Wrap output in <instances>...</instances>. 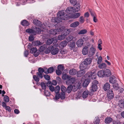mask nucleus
Wrapping results in <instances>:
<instances>
[{
	"instance_id": "ea45409f",
	"label": "nucleus",
	"mask_w": 124,
	"mask_h": 124,
	"mask_svg": "<svg viewBox=\"0 0 124 124\" xmlns=\"http://www.w3.org/2000/svg\"><path fill=\"white\" fill-rule=\"evenodd\" d=\"M33 44V45L35 46H38L39 45H41L42 44L41 42L39 41H34Z\"/></svg>"
},
{
	"instance_id": "864d4df0",
	"label": "nucleus",
	"mask_w": 124,
	"mask_h": 124,
	"mask_svg": "<svg viewBox=\"0 0 124 124\" xmlns=\"http://www.w3.org/2000/svg\"><path fill=\"white\" fill-rule=\"evenodd\" d=\"M46 47V45H44L43 46H41L40 47V50L41 52L45 50Z\"/></svg>"
},
{
	"instance_id": "6ab92c4d",
	"label": "nucleus",
	"mask_w": 124,
	"mask_h": 124,
	"mask_svg": "<svg viewBox=\"0 0 124 124\" xmlns=\"http://www.w3.org/2000/svg\"><path fill=\"white\" fill-rule=\"evenodd\" d=\"M59 52V49L57 48H54L53 46V48L52 49L51 53L53 55H55L57 54Z\"/></svg>"
},
{
	"instance_id": "c85d7f7f",
	"label": "nucleus",
	"mask_w": 124,
	"mask_h": 124,
	"mask_svg": "<svg viewBox=\"0 0 124 124\" xmlns=\"http://www.w3.org/2000/svg\"><path fill=\"white\" fill-rule=\"evenodd\" d=\"M70 77V76L66 74L63 75L62 76V79L64 80H68Z\"/></svg>"
},
{
	"instance_id": "a19ab883",
	"label": "nucleus",
	"mask_w": 124,
	"mask_h": 124,
	"mask_svg": "<svg viewBox=\"0 0 124 124\" xmlns=\"http://www.w3.org/2000/svg\"><path fill=\"white\" fill-rule=\"evenodd\" d=\"M72 88L71 87V85H69L66 89L67 92L68 93H70L72 90Z\"/></svg>"
},
{
	"instance_id": "603ef678",
	"label": "nucleus",
	"mask_w": 124,
	"mask_h": 124,
	"mask_svg": "<svg viewBox=\"0 0 124 124\" xmlns=\"http://www.w3.org/2000/svg\"><path fill=\"white\" fill-rule=\"evenodd\" d=\"M4 101L6 102H8L9 101V97L7 95H5L4 97Z\"/></svg>"
},
{
	"instance_id": "69168bd1",
	"label": "nucleus",
	"mask_w": 124,
	"mask_h": 124,
	"mask_svg": "<svg viewBox=\"0 0 124 124\" xmlns=\"http://www.w3.org/2000/svg\"><path fill=\"white\" fill-rule=\"evenodd\" d=\"M44 77L45 79L47 80H50V76L47 75H44Z\"/></svg>"
},
{
	"instance_id": "412c9836",
	"label": "nucleus",
	"mask_w": 124,
	"mask_h": 124,
	"mask_svg": "<svg viewBox=\"0 0 124 124\" xmlns=\"http://www.w3.org/2000/svg\"><path fill=\"white\" fill-rule=\"evenodd\" d=\"M33 23L35 25L38 26H41V22L36 19H35L33 21Z\"/></svg>"
},
{
	"instance_id": "423d86ee",
	"label": "nucleus",
	"mask_w": 124,
	"mask_h": 124,
	"mask_svg": "<svg viewBox=\"0 0 124 124\" xmlns=\"http://www.w3.org/2000/svg\"><path fill=\"white\" fill-rule=\"evenodd\" d=\"M30 53L31 54H34V55L35 57H37L39 54V51L38 50L36 47H33L31 49Z\"/></svg>"
},
{
	"instance_id": "aec40b11",
	"label": "nucleus",
	"mask_w": 124,
	"mask_h": 124,
	"mask_svg": "<svg viewBox=\"0 0 124 124\" xmlns=\"http://www.w3.org/2000/svg\"><path fill=\"white\" fill-rule=\"evenodd\" d=\"M66 12L68 14H70L74 12L73 8L71 7L67 8L66 10Z\"/></svg>"
},
{
	"instance_id": "9b49d317",
	"label": "nucleus",
	"mask_w": 124,
	"mask_h": 124,
	"mask_svg": "<svg viewBox=\"0 0 124 124\" xmlns=\"http://www.w3.org/2000/svg\"><path fill=\"white\" fill-rule=\"evenodd\" d=\"M62 30L60 28L52 29L50 31V33L51 34L55 35L58 32L61 31Z\"/></svg>"
},
{
	"instance_id": "a18cd8bd",
	"label": "nucleus",
	"mask_w": 124,
	"mask_h": 124,
	"mask_svg": "<svg viewBox=\"0 0 124 124\" xmlns=\"http://www.w3.org/2000/svg\"><path fill=\"white\" fill-rule=\"evenodd\" d=\"M89 11L91 15L93 17L96 16V15L94 12L91 9H89Z\"/></svg>"
},
{
	"instance_id": "de8ad7c7",
	"label": "nucleus",
	"mask_w": 124,
	"mask_h": 124,
	"mask_svg": "<svg viewBox=\"0 0 124 124\" xmlns=\"http://www.w3.org/2000/svg\"><path fill=\"white\" fill-rule=\"evenodd\" d=\"M58 69L59 70H60L62 71L64 69V67L62 65H59L58 66Z\"/></svg>"
},
{
	"instance_id": "5fc2aeb1",
	"label": "nucleus",
	"mask_w": 124,
	"mask_h": 124,
	"mask_svg": "<svg viewBox=\"0 0 124 124\" xmlns=\"http://www.w3.org/2000/svg\"><path fill=\"white\" fill-rule=\"evenodd\" d=\"M102 61V58L101 56H100L98 58L97 63L98 64H100Z\"/></svg>"
},
{
	"instance_id": "cd10ccee",
	"label": "nucleus",
	"mask_w": 124,
	"mask_h": 124,
	"mask_svg": "<svg viewBox=\"0 0 124 124\" xmlns=\"http://www.w3.org/2000/svg\"><path fill=\"white\" fill-rule=\"evenodd\" d=\"M69 46L71 50H73L75 48L76 46L75 43L74 42H71Z\"/></svg>"
},
{
	"instance_id": "338daca9",
	"label": "nucleus",
	"mask_w": 124,
	"mask_h": 124,
	"mask_svg": "<svg viewBox=\"0 0 124 124\" xmlns=\"http://www.w3.org/2000/svg\"><path fill=\"white\" fill-rule=\"evenodd\" d=\"M33 78L34 80L36 82H38L39 81V80L38 76L34 75L33 76Z\"/></svg>"
},
{
	"instance_id": "79ce46f5",
	"label": "nucleus",
	"mask_w": 124,
	"mask_h": 124,
	"mask_svg": "<svg viewBox=\"0 0 124 124\" xmlns=\"http://www.w3.org/2000/svg\"><path fill=\"white\" fill-rule=\"evenodd\" d=\"M87 32V31L86 29H83L80 31L78 33L79 35L83 34H85Z\"/></svg>"
},
{
	"instance_id": "9d476101",
	"label": "nucleus",
	"mask_w": 124,
	"mask_h": 124,
	"mask_svg": "<svg viewBox=\"0 0 124 124\" xmlns=\"http://www.w3.org/2000/svg\"><path fill=\"white\" fill-rule=\"evenodd\" d=\"M109 82L111 84H115L117 82L116 78L115 76H111L109 78Z\"/></svg>"
},
{
	"instance_id": "2eb2a0df",
	"label": "nucleus",
	"mask_w": 124,
	"mask_h": 124,
	"mask_svg": "<svg viewBox=\"0 0 124 124\" xmlns=\"http://www.w3.org/2000/svg\"><path fill=\"white\" fill-rule=\"evenodd\" d=\"M80 15V13H77L70 16L69 17L71 18L76 19L78 18Z\"/></svg>"
},
{
	"instance_id": "4468645a",
	"label": "nucleus",
	"mask_w": 124,
	"mask_h": 124,
	"mask_svg": "<svg viewBox=\"0 0 124 124\" xmlns=\"http://www.w3.org/2000/svg\"><path fill=\"white\" fill-rule=\"evenodd\" d=\"M107 95L108 98L110 99H112L113 98L114 94L112 90H109L108 91Z\"/></svg>"
},
{
	"instance_id": "5701e85b",
	"label": "nucleus",
	"mask_w": 124,
	"mask_h": 124,
	"mask_svg": "<svg viewBox=\"0 0 124 124\" xmlns=\"http://www.w3.org/2000/svg\"><path fill=\"white\" fill-rule=\"evenodd\" d=\"M87 65L85 64L83 62L80 65V69L81 70H85L87 69Z\"/></svg>"
},
{
	"instance_id": "c03bdc74",
	"label": "nucleus",
	"mask_w": 124,
	"mask_h": 124,
	"mask_svg": "<svg viewBox=\"0 0 124 124\" xmlns=\"http://www.w3.org/2000/svg\"><path fill=\"white\" fill-rule=\"evenodd\" d=\"M60 89V88L59 86H57L54 88V91L56 93H59Z\"/></svg>"
},
{
	"instance_id": "ddd939ff",
	"label": "nucleus",
	"mask_w": 124,
	"mask_h": 124,
	"mask_svg": "<svg viewBox=\"0 0 124 124\" xmlns=\"http://www.w3.org/2000/svg\"><path fill=\"white\" fill-rule=\"evenodd\" d=\"M75 5L74 7L73 8L74 12H78L79 10L80 7V5L79 4Z\"/></svg>"
},
{
	"instance_id": "f03ea898",
	"label": "nucleus",
	"mask_w": 124,
	"mask_h": 124,
	"mask_svg": "<svg viewBox=\"0 0 124 124\" xmlns=\"http://www.w3.org/2000/svg\"><path fill=\"white\" fill-rule=\"evenodd\" d=\"M86 77L89 79H95L96 78V74L95 70L87 72L85 74Z\"/></svg>"
},
{
	"instance_id": "473e14b6",
	"label": "nucleus",
	"mask_w": 124,
	"mask_h": 124,
	"mask_svg": "<svg viewBox=\"0 0 124 124\" xmlns=\"http://www.w3.org/2000/svg\"><path fill=\"white\" fill-rule=\"evenodd\" d=\"M89 94L88 91L87 90H85L83 92L82 97L84 98H86Z\"/></svg>"
},
{
	"instance_id": "bb28decb",
	"label": "nucleus",
	"mask_w": 124,
	"mask_h": 124,
	"mask_svg": "<svg viewBox=\"0 0 124 124\" xmlns=\"http://www.w3.org/2000/svg\"><path fill=\"white\" fill-rule=\"evenodd\" d=\"M77 71L75 69H72L70 70L69 71V74L70 75H76L77 73Z\"/></svg>"
},
{
	"instance_id": "f3484780",
	"label": "nucleus",
	"mask_w": 124,
	"mask_h": 124,
	"mask_svg": "<svg viewBox=\"0 0 124 124\" xmlns=\"http://www.w3.org/2000/svg\"><path fill=\"white\" fill-rule=\"evenodd\" d=\"M92 62V59L90 58H88L85 59L83 61L85 64L87 65L90 64Z\"/></svg>"
},
{
	"instance_id": "0e129e2a",
	"label": "nucleus",
	"mask_w": 124,
	"mask_h": 124,
	"mask_svg": "<svg viewBox=\"0 0 124 124\" xmlns=\"http://www.w3.org/2000/svg\"><path fill=\"white\" fill-rule=\"evenodd\" d=\"M67 52V51L65 49H62L60 51V53L61 54H64L66 53Z\"/></svg>"
},
{
	"instance_id": "dca6fc26",
	"label": "nucleus",
	"mask_w": 124,
	"mask_h": 124,
	"mask_svg": "<svg viewBox=\"0 0 124 124\" xmlns=\"http://www.w3.org/2000/svg\"><path fill=\"white\" fill-rule=\"evenodd\" d=\"M26 32L29 33L30 34L34 35H36V31L31 29H28L26 30Z\"/></svg>"
},
{
	"instance_id": "680f3d73",
	"label": "nucleus",
	"mask_w": 124,
	"mask_h": 124,
	"mask_svg": "<svg viewBox=\"0 0 124 124\" xmlns=\"http://www.w3.org/2000/svg\"><path fill=\"white\" fill-rule=\"evenodd\" d=\"M70 2L72 5L76 4L77 3L76 0H70Z\"/></svg>"
},
{
	"instance_id": "774afa93",
	"label": "nucleus",
	"mask_w": 124,
	"mask_h": 124,
	"mask_svg": "<svg viewBox=\"0 0 124 124\" xmlns=\"http://www.w3.org/2000/svg\"><path fill=\"white\" fill-rule=\"evenodd\" d=\"M5 108L6 111H8L9 112H10L11 111V109L9 106H7Z\"/></svg>"
},
{
	"instance_id": "c756f323",
	"label": "nucleus",
	"mask_w": 124,
	"mask_h": 124,
	"mask_svg": "<svg viewBox=\"0 0 124 124\" xmlns=\"http://www.w3.org/2000/svg\"><path fill=\"white\" fill-rule=\"evenodd\" d=\"M53 48V46H49L45 51V53L46 54H47L50 53V52H51V50Z\"/></svg>"
},
{
	"instance_id": "1a4fd4ad",
	"label": "nucleus",
	"mask_w": 124,
	"mask_h": 124,
	"mask_svg": "<svg viewBox=\"0 0 124 124\" xmlns=\"http://www.w3.org/2000/svg\"><path fill=\"white\" fill-rule=\"evenodd\" d=\"M84 41L82 39H79L76 43V45L78 47H81L84 44Z\"/></svg>"
},
{
	"instance_id": "7c9ffc66",
	"label": "nucleus",
	"mask_w": 124,
	"mask_h": 124,
	"mask_svg": "<svg viewBox=\"0 0 124 124\" xmlns=\"http://www.w3.org/2000/svg\"><path fill=\"white\" fill-rule=\"evenodd\" d=\"M67 42L66 41H64L62 42L60 44V45L61 47H64L67 45Z\"/></svg>"
},
{
	"instance_id": "f8f14e48",
	"label": "nucleus",
	"mask_w": 124,
	"mask_h": 124,
	"mask_svg": "<svg viewBox=\"0 0 124 124\" xmlns=\"http://www.w3.org/2000/svg\"><path fill=\"white\" fill-rule=\"evenodd\" d=\"M86 71L85 70H81L78 72H77V76L80 77L83 75L85 73Z\"/></svg>"
},
{
	"instance_id": "e2e57ef3",
	"label": "nucleus",
	"mask_w": 124,
	"mask_h": 124,
	"mask_svg": "<svg viewBox=\"0 0 124 124\" xmlns=\"http://www.w3.org/2000/svg\"><path fill=\"white\" fill-rule=\"evenodd\" d=\"M29 41H33L34 39V37L31 35L29 37Z\"/></svg>"
},
{
	"instance_id": "4c0bfd02",
	"label": "nucleus",
	"mask_w": 124,
	"mask_h": 124,
	"mask_svg": "<svg viewBox=\"0 0 124 124\" xmlns=\"http://www.w3.org/2000/svg\"><path fill=\"white\" fill-rule=\"evenodd\" d=\"M90 82V80L89 79H85L83 85L85 86H86L88 85Z\"/></svg>"
},
{
	"instance_id": "49530a36",
	"label": "nucleus",
	"mask_w": 124,
	"mask_h": 124,
	"mask_svg": "<svg viewBox=\"0 0 124 124\" xmlns=\"http://www.w3.org/2000/svg\"><path fill=\"white\" fill-rule=\"evenodd\" d=\"M64 36L62 34L60 35H59L58 36V40H62L63 39L65 38Z\"/></svg>"
},
{
	"instance_id": "f257e3e1",
	"label": "nucleus",
	"mask_w": 124,
	"mask_h": 124,
	"mask_svg": "<svg viewBox=\"0 0 124 124\" xmlns=\"http://www.w3.org/2000/svg\"><path fill=\"white\" fill-rule=\"evenodd\" d=\"M57 16V17L55 18L52 20V22L54 23H59L62 22V20H67L68 18V15L64 13L63 11L59 12Z\"/></svg>"
},
{
	"instance_id": "c9c22d12",
	"label": "nucleus",
	"mask_w": 124,
	"mask_h": 124,
	"mask_svg": "<svg viewBox=\"0 0 124 124\" xmlns=\"http://www.w3.org/2000/svg\"><path fill=\"white\" fill-rule=\"evenodd\" d=\"M98 67L100 69H103L106 67V65L105 63H102L99 64Z\"/></svg>"
},
{
	"instance_id": "20e7f679",
	"label": "nucleus",
	"mask_w": 124,
	"mask_h": 124,
	"mask_svg": "<svg viewBox=\"0 0 124 124\" xmlns=\"http://www.w3.org/2000/svg\"><path fill=\"white\" fill-rule=\"evenodd\" d=\"M81 83L80 81L76 83L73 85H71L72 91L75 92L78 89L80 88Z\"/></svg>"
},
{
	"instance_id": "6e6d98bb",
	"label": "nucleus",
	"mask_w": 124,
	"mask_h": 124,
	"mask_svg": "<svg viewBox=\"0 0 124 124\" xmlns=\"http://www.w3.org/2000/svg\"><path fill=\"white\" fill-rule=\"evenodd\" d=\"M79 21L81 23H83L85 21L84 19L83 16H81L80 17Z\"/></svg>"
},
{
	"instance_id": "bf43d9fd",
	"label": "nucleus",
	"mask_w": 124,
	"mask_h": 124,
	"mask_svg": "<svg viewBox=\"0 0 124 124\" xmlns=\"http://www.w3.org/2000/svg\"><path fill=\"white\" fill-rule=\"evenodd\" d=\"M54 70V68L53 67H50L48 69V74L49 73H51L53 72Z\"/></svg>"
},
{
	"instance_id": "052dcab7",
	"label": "nucleus",
	"mask_w": 124,
	"mask_h": 124,
	"mask_svg": "<svg viewBox=\"0 0 124 124\" xmlns=\"http://www.w3.org/2000/svg\"><path fill=\"white\" fill-rule=\"evenodd\" d=\"M89 38V37L86 35H85L83 38V39L85 41H87Z\"/></svg>"
},
{
	"instance_id": "393cba45",
	"label": "nucleus",
	"mask_w": 124,
	"mask_h": 124,
	"mask_svg": "<svg viewBox=\"0 0 124 124\" xmlns=\"http://www.w3.org/2000/svg\"><path fill=\"white\" fill-rule=\"evenodd\" d=\"M70 30L69 29L65 30L63 31L62 34L65 37L68 35L70 33Z\"/></svg>"
},
{
	"instance_id": "3c124183",
	"label": "nucleus",
	"mask_w": 124,
	"mask_h": 124,
	"mask_svg": "<svg viewBox=\"0 0 124 124\" xmlns=\"http://www.w3.org/2000/svg\"><path fill=\"white\" fill-rule=\"evenodd\" d=\"M44 93L45 95L46 96H49L50 95V92L47 90H45L44 91Z\"/></svg>"
},
{
	"instance_id": "2f4dec72",
	"label": "nucleus",
	"mask_w": 124,
	"mask_h": 124,
	"mask_svg": "<svg viewBox=\"0 0 124 124\" xmlns=\"http://www.w3.org/2000/svg\"><path fill=\"white\" fill-rule=\"evenodd\" d=\"M98 75L100 77H104V70H101L99 71L98 72Z\"/></svg>"
},
{
	"instance_id": "13d9d810",
	"label": "nucleus",
	"mask_w": 124,
	"mask_h": 124,
	"mask_svg": "<svg viewBox=\"0 0 124 124\" xmlns=\"http://www.w3.org/2000/svg\"><path fill=\"white\" fill-rule=\"evenodd\" d=\"M42 73L39 72H37L36 73L37 75L40 78H43V76Z\"/></svg>"
},
{
	"instance_id": "7ed1b4c3",
	"label": "nucleus",
	"mask_w": 124,
	"mask_h": 124,
	"mask_svg": "<svg viewBox=\"0 0 124 124\" xmlns=\"http://www.w3.org/2000/svg\"><path fill=\"white\" fill-rule=\"evenodd\" d=\"M98 83V81L96 80L93 81L92 82L90 88V90L91 92H94L97 91L98 89L97 85Z\"/></svg>"
},
{
	"instance_id": "4be33fe9",
	"label": "nucleus",
	"mask_w": 124,
	"mask_h": 124,
	"mask_svg": "<svg viewBox=\"0 0 124 124\" xmlns=\"http://www.w3.org/2000/svg\"><path fill=\"white\" fill-rule=\"evenodd\" d=\"M110 85L108 83H106L104 84L103 86V89L105 91H107L110 88Z\"/></svg>"
},
{
	"instance_id": "0eeeda50",
	"label": "nucleus",
	"mask_w": 124,
	"mask_h": 124,
	"mask_svg": "<svg viewBox=\"0 0 124 124\" xmlns=\"http://www.w3.org/2000/svg\"><path fill=\"white\" fill-rule=\"evenodd\" d=\"M96 49L93 45L90 48L88 55L89 57L93 56L95 54Z\"/></svg>"
},
{
	"instance_id": "09e8293b",
	"label": "nucleus",
	"mask_w": 124,
	"mask_h": 124,
	"mask_svg": "<svg viewBox=\"0 0 124 124\" xmlns=\"http://www.w3.org/2000/svg\"><path fill=\"white\" fill-rule=\"evenodd\" d=\"M113 85V87L114 89L116 90H117L119 89L118 85L117 83L114 84Z\"/></svg>"
},
{
	"instance_id": "37998d69",
	"label": "nucleus",
	"mask_w": 124,
	"mask_h": 124,
	"mask_svg": "<svg viewBox=\"0 0 124 124\" xmlns=\"http://www.w3.org/2000/svg\"><path fill=\"white\" fill-rule=\"evenodd\" d=\"M53 41V39L51 38L48 39L46 42V44L48 45H50L51 44Z\"/></svg>"
},
{
	"instance_id": "4d7b16f0",
	"label": "nucleus",
	"mask_w": 124,
	"mask_h": 124,
	"mask_svg": "<svg viewBox=\"0 0 124 124\" xmlns=\"http://www.w3.org/2000/svg\"><path fill=\"white\" fill-rule=\"evenodd\" d=\"M41 85L43 89L45 90L46 89V87L45 84L43 82L41 84Z\"/></svg>"
},
{
	"instance_id": "58836bf2",
	"label": "nucleus",
	"mask_w": 124,
	"mask_h": 124,
	"mask_svg": "<svg viewBox=\"0 0 124 124\" xmlns=\"http://www.w3.org/2000/svg\"><path fill=\"white\" fill-rule=\"evenodd\" d=\"M60 98L62 100H63L65 98L66 95L64 92H62L60 94Z\"/></svg>"
},
{
	"instance_id": "f704fd0d",
	"label": "nucleus",
	"mask_w": 124,
	"mask_h": 124,
	"mask_svg": "<svg viewBox=\"0 0 124 124\" xmlns=\"http://www.w3.org/2000/svg\"><path fill=\"white\" fill-rule=\"evenodd\" d=\"M73 36L72 35H70L67 37L66 39L68 42L73 41V39L74 38Z\"/></svg>"
},
{
	"instance_id": "e433bc0d",
	"label": "nucleus",
	"mask_w": 124,
	"mask_h": 124,
	"mask_svg": "<svg viewBox=\"0 0 124 124\" xmlns=\"http://www.w3.org/2000/svg\"><path fill=\"white\" fill-rule=\"evenodd\" d=\"M21 24L23 26H28L29 25V23L26 20L23 21L21 22Z\"/></svg>"
},
{
	"instance_id": "8fccbe9b",
	"label": "nucleus",
	"mask_w": 124,
	"mask_h": 124,
	"mask_svg": "<svg viewBox=\"0 0 124 124\" xmlns=\"http://www.w3.org/2000/svg\"><path fill=\"white\" fill-rule=\"evenodd\" d=\"M61 89L62 92H64L66 91V88L64 86L62 85L61 86Z\"/></svg>"
},
{
	"instance_id": "72a5a7b5",
	"label": "nucleus",
	"mask_w": 124,
	"mask_h": 124,
	"mask_svg": "<svg viewBox=\"0 0 124 124\" xmlns=\"http://www.w3.org/2000/svg\"><path fill=\"white\" fill-rule=\"evenodd\" d=\"M112 121V119L110 117H107L105 119V122L106 123L109 124Z\"/></svg>"
},
{
	"instance_id": "a878e982",
	"label": "nucleus",
	"mask_w": 124,
	"mask_h": 124,
	"mask_svg": "<svg viewBox=\"0 0 124 124\" xmlns=\"http://www.w3.org/2000/svg\"><path fill=\"white\" fill-rule=\"evenodd\" d=\"M79 24V23L78 22L76 21L71 23L70 26L71 27L75 28L78 26Z\"/></svg>"
},
{
	"instance_id": "6e6552de",
	"label": "nucleus",
	"mask_w": 124,
	"mask_h": 124,
	"mask_svg": "<svg viewBox=\"0 0 124 124\" xmlns=\"http://www.w3.org/2000/svg\"><path fill=\"white\" fill-rule=\"evenodd\" d=\"M76 81V79L75 78H70L66 81V84L67 85H70L74 83Z\"/></svg>"
},
{
	"instance_id": "a211bd4d",
	"label": "nucleus",
	"mask_w": 124,
	"mask_h": 124,
	"mask_svg": "<svg viewBox=\"0 0 124 124\" xmlns=\"http://www.w3.org/2000/svg\"><path fill=\"white\" fill-rule=\"evenodd\" d=\"M104 77H108L111 75V72L109 69H106L104 70Z\"/></svg>"
},
{
	"instance_id": "39448f33",
	"label": "nucleus",
	"mask_w": 124,
	"mask_h": 124,
	"mask_svg": "<svg viewBox=\"0 0 124 124\" xmlns=\"http://www.w3.org/2000/svg\"><path fill=\"white\" fill-rule=\"evenodd\" d=\"M90 44L89 43H88L86 45V46H85L83 47L82 51V53L83 55H86L88 53V47H90Z\"/></svg>"
},
{
	"instance_id": "b1692460",
	"label": "nucleus",
	"mask_w": 124,
	"mask_h": 124,
	"mask_svg": "<svg viewBox=\"0 0 124 124\" xmlns=\"http://www.w3.org/2000/svg\"><path fill=\"white\" fill-rule=\"evenodd\" d=\"M118 105L120 108H124V100H120L118 102Z\"/></svg>"
}]
</instances>
